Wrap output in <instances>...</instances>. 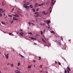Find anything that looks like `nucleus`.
I'll use <instances>...</instances> for the list:
<instances>
[{
    "label": "nucleus",
    "instance_id": "obj_1",
    "mask_svg": "<svg viewBox=\"0 0 73 73\" xmlns=\"http://www.w3.org/2000/svg\"><path fill=\"white\" fill-rule=\"evenodd\" d=\"M29 4V3L28 2H26L25 1H24L23 3V7L27 9H28L29 8V7L28 5Z\"/></svg>",
    "mask_w": 73,
    "mask_h": 73
},
{
    "label": "nucleus",
    "instance_id": "obj_2",
    "mask_svg": "<svg viewBox=\"0 0 73 73\" xmlns=\"http://www.w3.org/2000/svg\"><path fill=\"white\" fill-rule=\"evenodd\" d=\"M4 55L7 58H9V56H8V54H7V55L5 54H4Z\"/></svg>",
    "mask_w": 73,
    "mask_h": 73
},
{
    "label": "nucleus",
    "instance_id": "obj_3",
    "mask_svg": "<svg viewBox=\"0 0 73 73\" xmlns=\"http://www.w3.org/2000/svg\"><path fill=\"white\" fill-rule=\"evenodd\" d=\"M19 35H21V36H23L24 35V33L23 32H21L19 33Z\"/></svg>",
    "mask_w": 73,
    "mask_h": 73
},
{
    "label": "nucleus",
    "instance_id": "obj_4",
    "mask_svg": "<svg viewBox=\"0 0 73 73\" xmlns=\"http://www.w3.org/2000/svg\"><path fill=\"white\" fill-rule=\"evenodd\" d=\"M50 21H48L47 22V24H48V26L49 27V26H50V25H49V24L50 23Z\"/></svg>",
    "mask_w": 73,
    "mask_h": 73
},
{
    "label": "nucleus",
    "instance_id": "obj_5",
    "mask_svg": "<svg viewBox=\"0 0 73 73\" xmlns=\"http://www.w3.org/2000/svg\"><path fill=\"white\" fill-rule=\"evenodd\" d=\"M13 20H15V21H17V20H18V19H16L15 17H13Z\"/></svg>",
    "mask_w": 73,
    "mask_h": 73
},
{
    "label": "nucleus",
    "instance_id": "obj_6",
    "mask_svg": "<svg viewBox=\"0 0 73 73\" xmlns=\"http://www.w3.org/2000/svg\"><path fill=\"white\" fill-rule=\"evenodd\" d=\"M13 16H15V17H19V15L16 14V15H13Z\"/></svg>",
    "mask_w": 73,
    "mask_h": 73
},
{
    "label": "nucleus",
    "instance_id": "obj_7",
    "mask_svg": "<svg viewBox=\"0 0 73 73\" xmlns=\"http://www.w3.org/2000/svg\"><path fill=\"white\" fill-rule=\"evenodd\" d=\"M34 14H35V15H39V13H38V12H35L34 13Z\"/></svg>",
    "mask_w": 73,
    "mask_h": 73
},
{
    "label": "nucleus",
    "instance_id": "obj_8",
    "mask_svg": "<svg viewBox=\"0 0 73 73\" xmlns=\"http://www.w3.org/2000/svg\"><path fill=\"white\" fill-rule=\"evenodd\" d=\"M31 67H32V65H31V66L29 65L28 67V69H31Z\"/></svg>",
    "mask_w": 73,
    "mask_h": 73
},
{
    "label": "nucleus",
    "instance_id": "obj_9",
    "mask_svg": "<svg viewBox=\"0 0 73 73\" xmlns=\"http://www.w3.org/2000/svg\"><path fill=\"white\" fill-rule=\"evenodd\" d=\"M42 40L43 42H45V43H46V41H45L44 40V39H43V38H42Z\"/></svg>",
    "mask_w": 73,
    "mask_h": 73
},
{
    "label": "nucleus",
    "instance_id": "obj_10",
    "mask_svg": "<svg viewBox=\"0 0 73 73\" xmlns=\"http://www.w3.org/2000/svg\"><path fill=\"white\" fill-rule=\"evenodd\" d=\"M16 73H20V71H19L18 70H17L16 71Z\"/></svg>",
    "mask_w": 73,
    "mask_h": 73
},
{
    "label": "nucleus",
    "instance_id": "obj_11",
    "mask_svg": "<svg viewBox=\"0 0 73 73\" xmlns=\"http://www.w3.org/2000/svg\"><path fill=\"white\" fill-rule=\"evenodd\" d=\"M30 7L31 8H33V6H32V4L30 5Z\"/></svg>",
    "mask_w": 73,
    "mask_h": 73
},
{
    "label": "nucleus",
    "instance_id": "obj_12",
    "mask_svg": "<svg viewBox=\"0 0 73 73\" xmlns=\"http://www.w3.org/2000/svg\"><path fill=\"white\" fill-rule=\"evenodd\" d=\"M38 4H37V3H36L35 4V8H36V7H37V6Z\"/></svg>",
    "mask_w": 73,
    "mask_h": 73
},
{
    "label": "nucleus",
    "instance_id": "obj_13",
    "mask_svg": "<svg viewBox=\"0 0 73 73\" xmlns=\"http://www.w3.org/2000/svg\"><path fill=\"white\" fill-rule=\"evenodd\" d=\"M67 68L68 69V70H69V71H70V69L69 67H67Z\"/></svg>",
    "mask_w": 73,
    "mask_h": 73
},
{
    "label": "nucleus",
    "instance_id": "obj_14",
    "mask_svg": "<svg viewBox=\"0 0 73 73\" xmlns=\"http://www.w3.org/2000/svg\"><path fill=\"white\" fill-rule=\"evenodd\" d=\"M32 10L33 11V12H35V11H36L35 10V9L34 8L33 9H32Z\"/></svg>",
    "mask_w": 73,
    "mask_h": 73
},
{
    "label": "nucleus",
    "instance_id": "obj_15",
    "mask_svg": "<svg viewBox=\"0 0 73 73\" xmlns=\"http://www.w3.org/2000/svg\"><path fill=\"white\" fill-rule=\"evenodd\" d=\"M1 24H3L4 25H5V23L3 22H1Z\"/></svg>",
    "mask_w": 73,
    "mask_h": 73
},
{
    "label": "nucleus",
    "instance_id": "obj_16",
    "mask_svg": "<svg viewBox=\"0 0 73 73\" xmlns=\"http://www.w3.org/2000/svg\"><path fill=\"white\" fill-rule=\"evenodd\" d=\"M31 38L32 40H36V38L33 37H31Z\"/></svg>",
    "mask_w": 73,
    "mask_h": 73
},
{
    "label": "nucleus",
    "instance_id": "obj_17",
    "mask_svg": "<svg viewBox=\"0 0 73 73\" xmlns=\"http://www.w3.org/2000/svg\"><path fill=\"white\" fill-rule=\"evenodd\" d=\"M44 4H43V3H42L41 4H39L38 5V6H42V5H43Z\"/></svg>",
    "mask_w": 73,
    "mask_h": 73
},
{
    "label": "nucleus",
    "instance_id": "obj_18",
    "mask_svg": "<svg viewBox=\"0 0 73 73\" xmlns=\"http://www.w3.org/2000/svg\"><path fill=\"white\" fill-rule=\"evenodd\" d=\"M16 33H17V35H18L19 33V30H17V31H16Z\"/></svg>",
    "mask_w": 73,
    "mask_h": 73
},
{
    "label": "nucleus",
    "instance_id": "obj_19",
    "mask_svg": "<svg viewBox=\"0 0 73 73\" xmlns=\"http://www.w3.org/2000/svg\"><path fill=\"white\" fill-rule=\"evenodd\" d=\"M19 55H20V56H21V57H22L24 58V56H23V55H21V54H19Z\"/></svg>",
    "mask_w": 73,
    "mask_h": 73
},
{
    "label": "nucleus",
    "instance_id": "obj_20",
    "mask_svg": "<svg viewBox=\"0 0 73 73\" xmlns=\"http://www.w3.org/2000/svg\"><path fill=\"white\" fill-rule=\"evenodd\" d=\"M38 58H39L38 60H40L41 59V58L40 57H38Z\"/></svg>",
    "mask_w": 73,
    "mask_h": 73
},
{
    "label": "nucleus",
    "instance_id": "obj_21",
    "mask_svg": "<svg viewBox=\"0 0 73 73\" xmlns=\"http://www.w3.org/2000/svg\"><path fill=\"white\" fill-rule=\"evenodd\" d=\"M28 34H29V35H32V33L31 32L28 33Z\"/></svg>",
    "mask_w": 73,
    "mask_h": 73
},
{
    "label": "nucleus",
    "instance_id": "obj_22",
    "mask_svg": "<svg viewBox=\"0 0 73 73\" xmlns=\"http://www.w3.org/2000/svg\"><path fill=\"white\" fill-rule=\"evenodd\" d=\"M41 35H43V32H42V31H41Z\"/></svg>",
    "mask_w": 73,
    "mask_h": 73
},
{
    "label": "nucleus",
    "instance_id": "obj_23",
    "mask_svg": "<svg viewBox=\"0 0 73 73\" xmlns=\"http://www.w3.org/2000/svg\"><path fill=\"white\" fill-rule=\"evenodd\" d=\"M3 11V9H0V13H1V12Z\"/></svg>",
    "mask_w": 73,
    "mask_h": 73
},
{
    "label": "nucleus",
    "instance_id": "obj_24",
    "mask_svg": "<svg viewBox=\"0 0 73 73\" xmlns=\"http://www.w3.org/2000/svg\"><path fill=\"white\" fill-rule=\"evenodd\" d=\"M20 63H18V66H20Z\"/></svg>",
    "mask_w": 73,
    "mask_h": 73
},
{
    "label": "nucleus",
    "instance_id": "obj_25",
    "mask_svg": "<svg viewBox=\"0 0 73 73\" xmlns=\"http://www.w3.org/2000/svg\"><path fill=\"white\" fill-rule=\"evenodd\" d=\"M2 5H5V4L4 3V2H3L2 3Z\"/></svg>",
    "mask_w": 73,
    "mask_h": 73
},
{
    "label": "nucleus",
    "instance_id": "obj_26",
    "mask_svg": "<svg viewBox=\"0 0 73 73\" xmlns=\"http://www.w3.org/2000/svg\"><path fill=\"white\" fill-rule=\"evenodd\" d=\"M14 9H15V8H13V9H12L11 11V12H12L13 11V10H14Z\"/></svg>",
    "mask_w": 73,
    "mask_h": 73
},
{
    "label": "nucleus",
    "instance_id": "obj_27",
    "mask_svg": "<svg viewBox=\"0 0 73 73\" xmlns=\"http://www.w3.org/2000/svg\"><path fill=\"white\" fill-rule=\"evenodd\" d=\"M45 13V11H43L42 12V14H44Z\"/></svg>",
    "mask_w": 73,
    "mask_h": 73
},
{
    "label": "nucleus",
    "instance_id": "obj_28",
    "mask_svg": "<svg viewBox=\"0 0 73 73\" xmlns=\"http://www.w3.org/2000/svg\"><path fill=\"white\" fill-rule=\"evenodd\" d=\"M54 3H52V5H51V7H52V5H54Z\"/></svg>",
    "mask_w": 73,
    "mask_h": 73
},
{
    "label": "nucleus",
    "instance_id": "obj_29",
    "mask_svg": "<svg viewBox=\"0 0 73 73\" xmlns=\"http://www.w3.org/2000/svg\"><path fill=\"white\" fill-rule=\"evenodd\" d=\"M13 23V21H11V22H10V23L11 24H12V23Z\"/></svg>",
    "mask_w": 73,
    "mask_h": 73
},
{
    "label": "nucleus",
    "instance_id": "obj_30",
    "mask_svg": "<svg viewBox=\"0 0 73 73\" xmlns=\"http://www.w3.org/2000/svg\"><path fill=\"white\" fill-rule=\"evenodd\" d=\"M41 24V25H42V26L44 25H44H45V23H43V24Z\"/></svg>",
    "mask_w": 73,
    "mask_h": 73
},
{
    "label": "nucleus",
    "instance_id": "obj_31",
    "mask_svg": "<svg viewBox=\"0 0 73 73\" xmlns=\"http://www.w3.org/2000/svg\"><path fill=\"white\" fill-rule=\"evenodd\" d=\"M58 45H60V46H61V43H60V42H59Z\"/></svg>",
    "mask_w": 73,
    "mask_h": 73
},
{
    "label": "nucleus",
    "instance_id": "obj_32",
    "mask_svg": "<svg viewBox=\"0 0 73 73\" xmlns=\"http://www.w3.org/2000/svg\"><path fill=\"white\" fill-rule=\"evenodd\" d=\"M46 28H48V29H50V27H48V26H46Z\"/></svg>",
    "mask_w": 73,
    "mask_h": 73
},
{
    "label": "nucleus",
    "instance_id": "obj_33",
    "mask_svg": "<svg viewBox=\"0 0 73 73\" xmlns=\"http://www.w3.org/2000/svg\"><path fill=\"white\" fill-rule=\"evenodd\" d=\"M23 30H22V29H20V32H23Z\"/></svg>",
    "mask_w": 73,
    "mask_h": 73
},
{
    "label": "nucleus",
    "instance_id": "obj_34",
    "mask_svg": "<svg viewBox=\"0 0 73 73\" xmlns=\"http://www.w3.org/2000/svg\"><path fill=\"white\" fill-rule=\"evenodd\" d=\"M29 25H31V24H32V23H31V22H29Z\"/></svg>",
    "mask_w": 73,
    "mask_h": 73
},
{
    "label": "nucleus",
    "instance_id": "obj_35",
    "mask_svg": "<svg viewBox=\"0 0 73 73\" xmlns=\"http://www.w3.org/2000/svg\"><path fill=\"white\" fill-rule=\"evenodd\" d=\"M3 16V15L1 13H0V17H1Z\"/></svg>",
    "mask_w": 73,
    "mask_h": 73
},
{
    "label": "nucleus",
    "instance_id": "obj_36",
    "mask_svg": "<svg viewBox=\"0 0 73 73\" xmlns=\"http://www.w3.org/2000/svg\"><path fill=\"white\" fill-rule=\"evenodd\" d=\"M47 14H48V13H45L44 15H47Z\"/></svg>",
    "mask_w": 73,
    "mask_h": 73
},
{
    "label": "nucleus",
    "instance_id": "obj_37",
    "mask_svg": "<svg viewBox=\"0 0 73 73\" xmlns=\"http://www.w3.org/2000/svg\"><path fill=\"white\" fill-rule=\"evenodd\" d=\"M8 16L9 17H12V15H8Z\"/></svg>",
    "mask_w": 73,
    "mask_h": 73
},
{
    "label": "nucleus",
    "instance_id": "obj_38",
    "mask_svg": "<svg viewBox=\"0 0 73 73\" xmlns=\"http://www.w3.org/2000/svg\"><path fill=\"white\" fill-rule=\"evenodd\" d=\"M11 66H13V64H11Z\"/></svg>",
    "mask_w": 73,
    "mask_h": 73
},
{
    "label": "nucleus",
    "instance_id": "obj_39",
    "mask_svg": "<svg viewBox=\"0 0 73 73\" xmlns=\"http://www.w3.org/2000/svg\"><path fill=\"white\" fill-rule=\"evenodd\" d=\"M39 16H40V15H37L36 16V17H39Z\"/></svg>",
    "mask_w": 73,
    "mask_h": 73
},
{
    "label": "nucleus",
    "instance_id": "obj_40",
    "mask_svg": "<svg viewBox=\"0 0 73 73\" xmlns=\"http://www.w3.org/2000/svg\"><path fill=\"white\" fill-rule=\"evenodd\" d=\"M44 22H45V23H47V22H46V20L44 21Z\"/></svg>",
    "mask_w": 73,
    "mask_h": 73
},
{
    "label": "nucleus",
    "instance_id": "obj_41",
    "mask_svg": "<svg viewBox=\"0 0 73 73\" xmlns=\"http://www.w3.org/2000/svg\"><path fill=\"white\" fill-rule=\"evenodd\" d=\"M51 33H54V32L53 31H52L51 32Z\"/></svg>",
    "mask_w": 73,
    "mask_h": 73
},
{
    "label": "nucleus",
    "instance_id": "obj_42",
    "mask_svg": "<svg viewBox=\"0 0 73 73\" xmlns=\"http://www.w3.org/2000/svg\"><path fill=\"white\" fill-rule=\"evenodd\" d=\"M40 68H42V65H41L40 66Z\"/></svg>",
    "mask_w": 73,
    "mask_h": 73
},
{
    "label": "nucleus",
    "instance_id": "obj_43",
    "mask_svg": "<svg viewBox=\"0 0 73 73\" xmlns=\"http://www.w3.org/2000/svg\"><path fill=\"white\" fill-rule=\"evenodd\" d=\"M5 10H4L3 11H2L1 12V13H3V12H5Z\"/></svg>",
    "mask_w": 73,
    "mask_h": 73
},
{
    "label": "nucleus",
    "instance_id": "obj_44",
    "mask_svg": "<svg viewBox=\"0 0 73 73\" xmlns=\"http://www.w3.org/2000/svg\"><path fill=\"white\" fill-rule=\"evenodd\" d=\"M61 40H63V38H62V37H61Z\"/></svg>",
    "mask_w": 73,
    "mask_h": 73
},
{
    "label": "nucleus",
    "instance_id": "obj_45",
    "mask_svg": "<svg viewBox=\"0 0 73 73\" xmlns=\"http://www.w3.org/2000/svg\"><path fill=\"white\" fill-rule=\"evenodd\" d=\"M45 29H44L43 30V32L44 33L45 32Z\"/></svg>",
    "mask_w": 73,
    "mask_h": 73
},
{
    "label": "nucleus",
    "instance_id": "obj_46",
    "mask_svg": "<svg viewBox=\"0 0 73 73\" xmlns=\"http://www.w3.org/2000/svg\"><path fill=\"white\" fill-rule=\"evenodd\" d=\"M58 64H59V65H61V64L60 63V62H59Z\"/></svg>",
    "mask_w": 73,
    "mask_h": 73
},
{
    "label": "nucleus",
    "instance_id": "obj_47",
    "mask_svg": "<svg viewBox=\"0 0 73 73\" xmlns=\"http://www.w3.org/2000/svg\"><path fill=\"white\" fill-rule=\"evenodd\" d=\"M38 10H39V9H36L37 11H38Z\"/></svg>",
    "mask_w": 73,
    "mask_h": 73
},
{
    "label": "nucleus",
    "instance_id": "obj_48",
    "mask_svg": "<svg viewBox=\"0 0 73 73\" xmlns=\"http://www.w3.org/2000/svg\"><path fill=\"white\" fill-rule=\"evenodd\" d=\"M53 0H52L51 3H53Z\"/></svg>",
    "mask_w": 73,
    "mask_h": 73
},
{
    "label": "nucleus",
    "instance_id": "obj_49",
    "mask_svg": "<svg viewBox=\"0 0 73 73\" xmlns=\"http://www.w3.org/2000/svg\"><path fill=\"white\" fill-rule=\"evenodd\" d=\"M55 64H57V62H56V61H55Z\"/></svg>",
    "mask_w": 73,
    "mask_h": 73
},
{
    "label": "nucleus",
    "instance_id": "obj_50",
    "mask_svg": "<svg viewBox=\"0 0 73 73\" xmlns=\"http://www.w3.org/2000/svg\"><path fill=\"white\" fill-rule=\"evenodd\" d=\"M33 62H36V61L35 60H33Z\"/></svg>",
    "mask_w": 73,
    "mask_h": 73
},
{
    "label": "nucleus",
    "instance_id": "obj_51",
    "mask_svg": "<svg viewBox=\"0 0 73 73\" xmlns=\"http://www.w3.org/2000/svg\"><path fill=\"white\" fill-rule=\"evenodd\" d=\"M50 13H51V12H52V10H50Z\"/></svg>",
    "mask_w": 73,
    "mask_h": 73
},
{
    "label": "nucleus",
    "instance_id": "obj_52",
    "mask_svg": "<svg viewBox=\"0 0 73 73\" xmlns=\"http://www.w3.org/2000/svg\"><path fill=\"white\" fill-rule=\"evenodd\" d=\"M12 50H13V52H15V50H14V49H13Z\"/></svg>",
    "mask_w": 73,
    "mask_h": 73
},
{
    "label": "nucleus",
    "instance_id": "obj_53",
    "mask_svg": "<svg viewBox=\"0 0 73 73\" xmlns=\"http://www.w3.org/2000/svg\"><path fill=\"white\" fill-rule=\"evenodd\" d=\"M32 24L33 25H35V24H34V23H32Z\"/></svg>",
    "mask_w": 73,
    "mask_h": 73
},
{
    "label": "nucleus",
    "instance_id": "obj_54",
    "mask_svg": "<svg viewBox=\"0 0 73 73\" xmlns=\"http://www.w3.org/2000/svg\"><path fill=\"white\" fill-rule=\"evenodd\" d=\"M9 35H12V33H9Z\"/></svg>",
    "mask_w": 73,
    "mask_h": 73
},
{
    "label": "nucleus",
    "instance_id": "obj_55",
    "mask_svg": "<svg viewBox=\"0 0 73 73\" xmlns=\"http://www.w3.org/2000/svg\"><path fill=\"white\" fill-rule=\"evenodd\" d=\"M4 16H5V13H4Z\"/></svg>",
    "mask_w": 73,
    "mask_h": 73
},
{
    "label": "nucleus",
    "instance_id": "obj_56",
    "mask_svg": "<svg viewBox=\"0 0 73 73\" xmlns=\"http://www.w3.org/2000/svg\"><path fill=\"white\" fill-rule=\"evenodd\" d=\"M51 9V7H50L49 9V10L50 9Z\"/></svg>",
    "mask_w": 73,
    "mask_h": 73
},
{
    "label": "nucleus",
    "instance_id": "obj_57",
    "mask_svg": "<svg viewBox=\"0 0 73 73\" xmlns=\"http://www.w3.org/2000/svg\"><path fill=\"white\" fill-rule=\"evenodd\" d=\"M65 72H67V71L66 70H65Z\"/></svg>",
    "mask_w": 73,
    "mask_h": 73
},
{
    "label": "nucleus",
    "instance_id": "obj_58",
    "mask_svg": "<svg viewBox=\"0 0 73 73\" xmlns=\"http://www.w3.org/2000/svg\"><path fill=\"white\" fill-rule=\"evenodd\" d=\"M36 44H37L36 43H35V44H34V45H36Z\"/></svg>",
    "mask_w": 73,
    "mask_h": 73
},
{
    "label": "nucleus",
    "instance_id": "obj_59",
    "mask_svg": "<svg viewBox=\"0 0 73 73\" xmlns=\"http://www.w3.org/2000/svg\"><path fill=\"white\" fill-rule=\"evenodd\" d=\"M46 73H48V72H47V71H46Z\"/></svg>",
    "mask_w": 73,
    "mask_h": 73
},
{
    "label": "nucleus",
    "instance_id": "obj_60",
    "mask_svg": "<svg viewBox=\"0 0 73 73\" xmlns=\"http://www.w3.org/2000/svg\"><path fill=\"white\" fill-rule=\"evenodd\" d=\"M69 41H71V40L70 39V40H69Z\"/></svg>",
    "mask_w": 73,
    "mask_h": 73
},
{
    "label": "nucleus",
    "instance_id": "obj_61",
    "mask_svg": "<svg viewBox=\"0 0 73 73\" xmlns=\"http://www.w3.org/2000/svg\"><path fill=\"white\" fill-rule=\"evenodd\" d=\"M32 21H33V22H35V21H33V20H32Z\"/></svg>",
    "mask_w": 73,
    "mask_h": 73
},
{
    "label": "nucleus",
    "instance_id": "obj_62",
    "mask_svg": "<svg viewBox=\"0 0 73 73\" xmlns=\"http://www.w3.org/2000/svg\"><path fill=\"white\" fill-rule=\"evenodd\" d=\"M64 72V73H66V72Z\"/></svg>",
    "mask_w": 73,
    "mask_h": 73
},
{
    "label": "nucleus",
    "instance_id": "obj_63",
    "mask_svg": "<svg viewBox=\"0 0 73 73\" xmlns=\"http://www.w3.org/2000/svg\"><path fill=\"white\" fill-rule=\"evenodd\" d=\"M9 65V64H7V65Z\"/></svg>",
    "mask_w": 73,
    "mask_h": 73
},
{
    "label": "nucleus",
    "instance_id": "obj_64",
    "mask_svg": "<svg viewBox=\"0 0 73 73\" xmlns=\"http://www.w3.org/2000/svg\"><path fill=\"white\" fill-rule=\"evenodd\" d=\"M0 73H1V71H0Z\"/></svg>",
    "mask_w": 73,
    "mask_h": 73
}]
</instances>
